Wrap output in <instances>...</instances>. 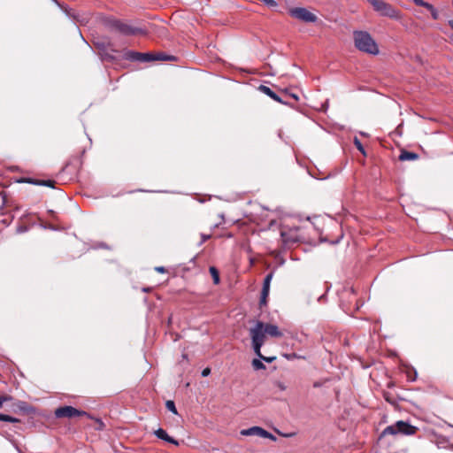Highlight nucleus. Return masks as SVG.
Masks as SVG:
<instances>
[{
	"label": "nucleus",
	"mask_w": 453,
	"mask_h": 453,
	"mask_svg": "<svg viewBox=\"0 0 453 453\" xmlns=\"http://www.w3.org/2000/svg\"><path fill=\"white\" fill-rule=\"evenodd\" d=\"M426 10L430 11L434 19H439V12L433 7V5L426 3Z\"/></svg>",
	"instance_id": "nucleus-18"
},
{
	"label": "nucleus",
	"mask_w": 453,
	"mask_h": 453,
	"mask_svg": "<svg viewBox=\"0 0 453 453\" xmlns=\"http://www.w3.org/2000/svg\"><path fill=\"white\" fill-rule=\"evenodd\" d=\"M209 238H210V235H204V234H203V235H202V242H204V241H206V240H207V239H209Z\"/></svg>",
	"instance_id": "nucleus-29"
},
{
	"label": "nucleus",
	"mask_w": 453,
	"mask_h": 453,
	"mask_svg": "<svg viewBox=\"0 0 453 453\" xmlns=\"http://www.w3.org/2000/svg\"><path fill=\"white\" fill-rule=\"evenodd\" d=\"M370 2V4L372 5L373 9L375 8V6L378 4V3L380 1V0H368Z\"/></svg>",
	"instance_id": "nucleus-27"
},
{
	"label": "nucleus",
	"mask_w": 453,
	"mask_h": 453,
	"mask_svg": "<svg viewBox=\"0 0 453 453\" xmlns=\"http://www.w3.org/2000/svg\"><path fill=\"white\" fill-rule=\"evenodd\" d=\"M258 358H256L252 361V365L253 367L256 369V370H260V369H265V365L264 364L262 363V358H260L259 357H257Z\"/></svg>",
	"instance_id": "nucleus-15"
},
{
	"label": "nucleus",
	"mask_w": 453,
	"mask_h": 453,
	"mask_svg": "<svg viewBox=\"0 0 453 453\" xmlns=\"http://www.w3.org/2000/svg\"><path fill=\"white\" fill-rule=\"evenodd\" d=\"M417 5L424 6L425 1L424 0H412Z\"/></svg>",
	"instance_id": "nucleus-25"
},
{
	"label": "nucleus",
	"mask_w": 453,
	"mask_h": 453,
	"mask_svg": "<svg viewBox=\"0 0 453 453\" xmlns=\"http://www.w3.org/2000/svg\"><path fill=\"white\" fill-rule=\"evenodd\" d=\"M259 90L265 94L266 96H268L269 97H271L272 99H273L274 101L279 103L282 102L280 97L276 93H274L269 87L261 85L259 86Z\"/></svg>",
	"instance_id": "nucleus-12"
},
{
	"label": "nucleus",
	"mask_w": 453,
	"mask_h": 453,
	"mask_svg": "<svg viewBox=\"0 0 453 453\" xmlns=\"http://www.w3.org/2000/svg\"><path fill=\"white\" fill-rule=\"evenodd\" d=\"M11 397H2L0 396V407L3 405V403L5 402V401H8L10 400Z\"/></svg>",
	"instance_id": "nucleus-26"
},
{
	"label": "nucleus",
	"mask_w": 453,
	"mask_h": 453,
	"mask_svg": "<svg viewBox=\"0 0 453 453\" xmlns=\"http://www.w3.org/2000/svg\"><path fill=\"white\" fill-rule=\"evenodd\" d=\"M37 184L39 185H42V186H47V187H53V182L51 180H43V181H41V182H38Z\"/></svg>",
	"instance_id": "nucleus-23"
},
{
	"label": "nucleus",
	"mask_w": 453,
	"mask_h": 453,
	"mask_svg": "<svg viewBox=\"0 0 453 453\" xmlns=\"http://www.w3.org/2000/svg\"><path fill=\"white\" fill-rule=\"evenodd\" d=\"M268 295H269V291H266L265 293V289H262L261 298H260L261 305H265L266 303V298H267Z\"/></svg>",
	"instance_id": "nucleus-22"
},
{
	"label": "nucleus",
	"mask_w": 453,
	"mask_h": 453,
	"mask_svg": "<svg viewBox=\"0 0 453 453\" xmlns=\"http://www.w3.org/2000/svg\"><path fill=\"white\" fill-rule=\"evenodd\" d=\"M374 10L380 15L391 18L395 20L400 19L402 17L400 12L397 9L394 8L392 5L388 4L383 0H380L378 3Z\"/></svg>",
	"instance_id": "nucleus-5"
},
{
	"label": "nucleus",
	"mask_w": 453,
	"mask_h": 453,
	"mask_svg": "<svg viewBox=\"0 0 453 453\" xmlns=\"http://www.w3.org/2000/svg\"><path fill=\"white\" fill-rule=\"evenodd\" d=\"M173 59H174L173 57L168 56V55H165L163 53L155 55V60H173Z\"/></svg>",
	"instance_id": "nucleus-19"
},
{
	"label": "nucleus",
	"mask_w": 453,
	"mask_h": 453,
	"mask_svg": "<svg viewBox=\"0 0 453 453\" xmlns=\"http://www.w3.org/2000/svg\"><path fill=\"white\" fill-rule=\"evenodd\" d=\"M241 434L245 435V436L256 435V436L270 439L273 441H276V437L273 434L267 432L266 430H265L264 428H262L260 426H252L248 429H243L241 431Z\"/></svg>",
	"instance_id": "nucleus-6"
},
{
	"label": "nucleus",
	"mask_w": 453,
	"mask_h": 453,
	"mask_svg": "<svg viewBox=\"0 0 453 453\" xmlns=\"http://www.w3.org/2000/svg\"><path fill=\"white\" fill-rule=\"evenodd\" d=\"M416 431V426H411L406 421L399 420L395 424L387 426L381 435H411L414 434Z\"/></svg>",
	"instance_id": "nucleus-3"
},
{
	"label": "nucleus",
	"mask_w": 453,
	"mask_h": 453,
	"mask_svg": "<svg viewBox=\"0 0 453 453\" xmlns=\"http://www.w3.org/2000/svg\"><path fill=\"white\" fill-rule=\"evenodd\" d=\"M211 373V369L210 368H204L203 371H202V376L203 377H207L209 374Z\"/></svg>",
	"instance_id": "nucleus-24"
},
{
	"label": "nucleus",
	"mask_w": 453,
	"mask_h": 453,
	"mask_svg": "<svg viewBox=\"0 0 453 453\" xmlns=\"http://www.w3.org/2000/svg\"><path fill=\"white\" fill-rule=\"evenodd\" d=\"M268 334L273 337H280L282 335L281 332L279 330V327L273 324H264L261 321H257L253 327L250 330V334L252 342V348L255 354L260 358L264 359V361L267 363H272L276 359L275 356L273 357H264L261 354V348L265 343V334Z\"/></svg>",
	"instance_id": "nucleus-1"
},
{
	"label": "nucleus",
	"mask_w": 453,
	"mask_h": 453,
	"mask_svg": "<svg viewBox=\"0 0 453 453\" xmlns=\"http://www.w3.org/2000/svg\"><path fill=\"white\" fill-rule=\"evenodd\" d=\"M265 5L273 10H277L279 4L275 0H261Z\"/></svg>",
	"instance_id": "nucleus-14"
},
{
	"label": "nucleus",
	"mask_w": 453,
	"mask_h": 453,
	"mask_svg": "<svg viewBox=\"0 0 453 453\" xmlns=\"http://www.w3.org/2000/svg\"><path fill=\"white\" fill-rule=\"evenodd\" d=\"M0 420L1 421L12 422V423L19 422V419L14 418V417H12V416H9V415H5V414H1V413H0Z\"/></svg>",
	"instance_id": "nucleus-17"
},
{
	"label": "nucleus",
	"mask_w": 453,
	"mask_h": 453,
	"mask_svg": "<svg viewBox=\"0 0 453 453\" xmlns=\"http://www.w3.org/2000/svg\"><path fill=\"white\" fill-rule=\"evenodd\" d=\"M210 273H211V275L213 277L214 283H216V284L219 283V274H218V272H217L216 268L211 267L210 268Z\"/></svg>",
	"instance_id": "nucleus-21"
},
{
	"label": "nucleus",
	"mask_w": 453,
	"mask_h": 453,
	"mask_svg": "<svg viewBox=\"0 0 453 453\" xmlns=\"http://www.w3.org/2000/svg\"><path fill=\"white\" fill-rule=\"evenodd\" d=\"M354 143L356 145V147L357 148V150L363 154V155H365V149L361 143V142L359 141V139L357 137H355L354 138Z\"/></svg>",
	"instance_id": "nucleus-20"
},
{
	"label": "nucleus",
	"mask_w": 453,
	"mask_h": 453,
	"mask_svg": "<svg viewBox=\"0 0 453 453\" xmlns=\"http://www.w3.org/2000/svg\"><path fill=\"white\" fill-rule=\"evenodd\" d=\"M154 434L158 438V439H161L163 441H165L169 443H173L174 445H179V442L174 440L173 438L170 437L167 433L162 429V428H158L157 429L155 432H154Z\"/></svg>",
	"instance_id": "nucleus-9"
},
{
	"label": "nucleus",
	"mask_w": 453,
	"mask_h": 453,
	"mask_svg": "<svg viewBox=\"0 0 453 453\" xmlns=\"http://www.w3.org/2000/svg\"><path fill=\"white\" fill-rule=\"evenodd\" d=\"M353 39L355 47L365 53L370 55H378L379 46L372 39V35L366 31H354Z\"/></svg>",
	"instance_id": "nucleus-2"
},
{
	"label": "nucleus",
	"mask_w": 453,
	"mask_h": 453,
	"mask_svg": "<svg viewBox=\"0 0 453 453\" xmlns=\"http://www.w3.org/2000/svg\"><path fill=\"white\" fill-rule=\"evenodd\" d=\"M272 279H273V274H272V273L268 274V275L265 278L264 284H263V288H262V289H265V293L266 291H269V288H270V283H271Z\"/></svg>",
	"instance_id": "nucleus-16"
},
{
	"label": "nucleus",
	"mask_w": 453,
	"mask_h": 453,
	"mask_svg": "<svg viewBox=\"0 0 453 453\" xmlns=\"http://www.w3.org/2000/svg\"><path fill=\"white\" fill-rule=\"evenodd\" d=\"M84 415H87V413L85 411H79L72 406L60 407L55 411V416L57 418H64V417L73 418L75 416H84Z\"/></svg>",
	"instance_id": "nucleus-7"
},
{
	"label": "nucleus",
	"mask_w": 453,
	"mask_h": 453,
	"mask_svg": "<svg viewBox=\"0 0 453 453\" xmlns=\"http://www.w3.org/2000/svg\"><path fill=\"white\" fill-rule=\"evenodd\" d=\"M131 58L134 60H140L143 62H149L155 60V55L150 53H131Z\"/></svg>",
	"instance_id": "nucleus-10"
},
{
	"label": "nucleus",
	"mask_w": 453,
	"mask_h": 453,
	"mask_svg": "<svg viewBox=\"0 0 453 453\" xmlns=\"http://www.w3.org/2000/svg\"><path fill=\"white\" fill-rule=\"evenodd\" d=\"M165 406H166V409L171 411L172 413H173L174 415H178V411H177V409L175 407V403L172 400H168L166 403H165Z\"/></svg>",
	"instance_id": "nucleus-13"
},
{
	"label": "nucleus",
	"mask_w": 453,
	"mask_h": 453,
	"mask_svg": "<svg viewBox=\"0 0 453 453\" xmlns=\"http://www.w3.org/2000/svg\"><path fill=\"white\" fill-rule=\"evenodd\" d=\"M419 157L417 153L407 151V150H402L398 158L401 161H412L418 159Z\"/></svg>",
	"instance_id": "nucleus-11"
},
{
	"label": "nucleus",
	"mask_w": 453,
	"mask_h": 453,
	"mask_svg": "<svg viewBox=\"0 0 453 453\" xmlns=\"http://www.w3.org/2000/svg\"><path fill=\"white\" fill-rule=\"evenodd\" d=\"M289 14L295 19H297L305 23H315L318 17L313 12H310L304 7H296L289 10Z\"/></svg>",
	"instance_id": "nucleus-4"
},
{
	"label": "nucleus",
	"mask_w": 453,
	"mask_h": 453,
	"mask_svg": "<svg viewBox=\"0 0 453 453\" xmlns=\"http://www.w3.org/2000/svg\"><path fill=\"white\" fill-rule=\"evenodd\" d=\"M156 271L159 273H165V268L163 266L156 267Z\"/></svg>",
	"instance_id": "nucleus-28"
},
{
	"label": "nucleus",
	"mask_w": 453,
	"mask_h": 453,
	"mask_svg": "<svg viewBox=\"0 0 453 453\" xmlns=\"http://www.w3.org/2000/svg\"><path fill=\"white\" fill-rule=\"evenodd\" d=\"M116 29L123 35H136L139 33H143V31L137 27H133L130 25L124 23H116Z\"/></svg>",
	"instance_id": "nucleus-8"
}]
</instances>
